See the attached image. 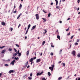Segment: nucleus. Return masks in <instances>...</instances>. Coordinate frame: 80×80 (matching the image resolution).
Wrapping results in <instances>:
<instances>
[{"label":"nucleus","instance_id":"obj_25","mask_svg":"<svg viewBox=\"0 0 80 80\" xmlns=\"http://www.w3.org/2000/svg\"><path fill=\"white\" fill-rule=\"evenodd\" d=\"M45 42L44 41H43V42L42 43V46H43L44 45V44L45 43Z\"/></svg>","mask_w":80,"mask_h":80},{"label":"nucleus","instance_id":"obj_62","mask_svg":"<svg viewBox=\"0 0 80 80\" xmlns=\"http://www.w3.org/2000/svg\"><path fill=\"white\" fill-rule=\"evenodd\" d=\"M79 10V8H78V9H77V11H78Z\"/></svg>","mask_w":80,"mask_h":80},{"label":"nucleus","instance_id":"obj_19","mask_svg":"<svg viewBox=\"0 0 80 80\" xmlns=\"http://www.w3.org/2000/svg\"><path fill=\"white\" fill-rule=\"evenodd\" d=\"M56 9H60V7H59V6H58L56 7Z\"/></svg>","mask_w":80,"mask_h":80},{"label":"nucleus","instance_id":"obj_53","mask_svg":"<svg viewBox=\"0 0 80 80\" xmlns=\"http://www.w3.org/2000/svg\"><path fill=\"white\" fill-rule=\"evenodd\" d=\"M61 62H62V61H60L59 62H58V63L60 64V63H61Z\"/></svg>","mask_w":80,"mask_h":80},{"label":"nucleus","instance_id":"obj_48","mask_svg":"<svg viewBox=\"0 0 80 80\" xmlns=\"http://www.w3.org/2000/svg\"><path fill=\"white\" fill-rule=\"evenodd\" d=\"M70 34V32H69V33L67 34V35L68 36H69Z\"/></svg>","mask_w":80,"mask_h":80},{"label":"nucleus","instance_id":"obj_35","mask_svg":"<svg viewBox=\"0 0 80 80\" xmlns=\"http://www.w3.org/2000/svg\"><path fill=\"white\" fill-rule=\"evenodd\" d=\"M17 10L16 9L15 11H14V12H13V13H17Z\"/></svg>","mask_w":80,"mask_h":80},{"label":"nucleus","instance_id":"obj_34","mask_svg":"<svg viewBox=\"0 0 80 80\" xmlns=\"http://www.w3.org/2000/svg\"><path fill=\"white\" fill-rule=\"evenodd\" d=\"M48 17H50L51 16V13H49L48 14Z\"/></svg>","mask_w":80,"mask_h":80},{"label":"nucleus","instance_id":"obj_36","mask_svg":"<svg viewBox=\"0 0 80 80\" xmlns=\"http://www.w3.org/2000/svg\"><path fill=\"white\" fill-rule=\"evenodd\" d=\"M12 50V48H9V51H11Z\"/></svg>","mask_w":80,"mask_h":80},{"label":"nucleus","instance_id":"obj_59","mask_svg":"<svg viewBox=\"0 0 80 80\" xmlns=\"http://www.w3.org/2000/svg\"><path fill=\"white\" fill-rule=\"evenodd\" d=\"M16 7L15 5L14 6V9H15L16 8Z\"/></svg>","mask_w":80,"mask_h":80},{"label":"nucleus","instance_id":"obj_20","mask_svg":"<svg viewBox=\"0 0 80 80\" xmlns=\"http://www.w3.org/2000/svg\"><path fill=\"white\" fill-rule=\"evenodd\" d=\"M48 75L49 76H50L51 75V74L50 72H48Z\"/></svg>","mask_w":80,"mask_h":80},{"label":"nucleus","instance_id":"obj_40","mask_svg":"<svg viewBox=\"0 0 80 80\" xmlns=\"http://www.w3.org/2000/svg\"><path fill=\"white\" fill-rule=\"evenodd\" d=\"M21 53H19L18 54V56L19 57L21 56Z\"/></svg>","mask_w":80,"mask_h":80},{"label":"nucleus","instance_id":"obj_60","mask_svg":"<svg viewBox=\"0 0 80 80\" xmlns=\"http://www.w3.org/2000/svg\"><path fill=\"white\" fill-rule=\"evenodd\" d=\"M53 4V2L51 3V5H52Z\"/></svg>","mask_w":80,"mask_h":80},{"label":"nucleus","instance_id":"obj_7","mask_svg":"<svg viewBox=\"0 0 80 80\" xmlns=\"http://www.w3.org/2000/svg\"><path fill=\"white\" fill-rule=\"evenodd\" d=\"M41 61V59L39 58L38 59H37L36 60V62L38 63V62H40Z\"/></svg>","mask_w":80,"mask_h":80},{"label":"nucleus","instance_id":"obj_55","mask_svg":"<svg viewBox=\"0 0 80 80\" xmlns=\"http://www.w3.org/2000/svg\"><path fill=\"white\" fill-rule=\"evenodd\" d=\"M17 53L18 54H19V50L18 51V52H17Z\"/></svg>","mask_w":80,"mask_h":80},{"label":"nucleus","instance_id":"obj_8","mask_svg":"<svg viewBox=\"0 0 80 80\" xmlns=\"http://www.w3.org/2000/svg\"><path fill=\"white\" fill-rule=\"evenodd\" d=\"M15 62V60H14L12 61V62H11V64H12V65H14V63Z\"/></svg>","mask_w":80,"mask_h":80},{"label":"nucleus","instance_id":"obj_3","mask_svg":"<svg viewBox=\"0 0 80 80\" xmlns=\"http://www.w3.org/2000/svg\"><path fill=\"white\" fill-rule=\"evenodd\" d=\"M71 54L73 55V56H76V52L74 51H73L71 53Z\"/></svg>","mask_w":80,"mask_h":80},{"label":"nucleus","instance_id":"obj_52","mask_svg":"<svg viewBox=\"0 0 80 80\" xmlns=\"http://www.w3.org/2000/svg\"><path fill=\"white\" fill-rule=\"evenodd\" d=\"M62 22L61 21H59V23L60 24H61L62 23Z\"/></svg>","mask_w":80,"mask_h":80},{"label":"nucleus","instance_id":"obj_11","mask_svg":"<svg viewBox=\"0 0 80 80\" xmlns=\"http://www.w3.org/2000/svg\"><path fill=\"white\" fill-rule=\"evenodd\" d=\"M22 13H20L19 15H18V16L17 17V19H18L19 18H20L21 15H22Z\"/></svg>","mask_w":80,"mask_h":80},{"label":"nucleus","instance_id":"obj_39","mask_svg":"<svg viewBox=\"0 0 80 80\" xmlns=\"http://www.w3.org/2000/svg\"><path fill=\"white\" fill-rule=\"evenodd\" d=\"M42 80H46L45 78H42Z\"/></svg>","mask_w":80,"mask_h":80},{"label":"nucleus","instance_id":"obj_46","mask_svg":"<svg viewBox=\"0 0 80 80\" xmlns=\"http://www.w3.org/2000/svg\"><path fill=\"white\" fill-rule=\"evenodd\" d=\"M8 64H5V66L8 67Z\"/></svg>","mask_w":80,"mask_h":80},{"label":"nucleus","instance_id":"obj_5","mask_svg":"<svg viewBox=\"0 0 80 80\" xmlns=\"http://www.w3.org/2000/svg\"><path fill=\"white\" fill-rule=\"evenodd\" d=\"M14 72L15 71H14V70H11L9 71V74L12 73Z\"/></svg>","mask_w":80,"mask_h":80},{"label":"nucleus","instance_id":"obj_1","mask_svg":"<svg viewBox=\"0 0 80 80\" xmlns=\"http://www.w3.org/2000/svg\"><path fill=\"white\" fill-rule=\"evenodd\" d=\"M51 67H49V69L52 72L54 68L55 67V65L54 64L52 65Z\"/></svg>","mask_w":80,"mask_h":80},{"label":"nucleus","instance_id":"obj_15","mask_svg":"<svg viewBox=\"0 0 80 80\" xmlns=\"http://www.w3.org/2000/svg\"><path fill=\"white\" fill-rule=\"evenodd\" d=\"M70 27H68L67 29H66V32H68L69 31V29H70Z\"/></svg>","mask_w":80,"mask_h":80},{"label":"nucleus","instance_id":"obj_4","mask_svg":"<svg viewBox=\"0 0 80 80\" xmlns=\"http://www.w3.org/2000/svg\"><path fill=\"white\" fill-rule=\"evenodd\" d=\"M35 16H36V18L37 20H38V19H39V16L38 14H36Z\"/></svg>","mask_w":80,"mask_h":80},{"label":"nucleus","instance_id":"obj_26","mask_svg":"<svg viewBox=\"0 0 80 80\" xmlns=\"http://www.w3.org/2000/svg\"><path fill=\"white\" fill-rule=\"evenodd\" d=\"M22 7V5L21 4H20V5L19 6L20 9H21V8Z\"/></svg>","mask_w":80,"mask_h":80},{"label":"nucleus","instance_id":"obj_33","mask_svg":"<svg viewBox=\"0 0 80 80\" xmlns=\"http://www.w3.org/2000/svg\"><path fill=\"white\" fill-rule=\"evenodd\" d=\"M14 59H15L16 60H17L18 59V58L17 57V58L16 57H15L14 58Z\"/></svg>","mask_w":80,"mask_h":80},{"label":"nucleus","instance_id":"obj_17","mask_svg":"<svg viewBox=\"0 0 80 80\" xmlns=\"http://www.w3.org/2000/svg\"><path fill=\"white\" fill-rule=\"evenodd\" d=\"M5 52H6V50L4 49L2 51V52H1V53H4Z\"/></svg>","mask_w":80,"mask_h":80},{"label":"nucleus","instance_id":"obj_54","mask_svg":"<svg viewBox=\"0 0 80 80\" xmlns=\"http://www.w3.org/2000/svg\"><path fill=\"white\" fill-rule=\"evenodd\" d=\"M51 47H52V48H54V46H53L52 45H51Z\"/></svg>","mask_w":80,"mask_h":80},{"label":"nucleus","instance_id":"obj_13","mask_svg":"<svg viewBox=\"0 0 80 80\" xmlns=\"http://www.w3.org/2000/svg\"><path fill=\"white\" fill-rule=\"evenodd\" d=\"M17 54L18 53L17 52L13 54V56L15 57V56L17 55Z\"/></svg>","mask_w":80,"mask_h":80},{"label":"nucleus","instance_id":"obj_30","mask_svg":"<svg viewBox=\"0 0 80 80\" xmlns=\"http://www.w3.org/2000/svg\"><path fill=\"white\" fill-rule=\"evenodd\" d=\"M56 32H57V34L58 35L59 34V32L58 30H57L56 31Z\"/></svg>","mask_w":80,"mask_h":80},{"label":"nucleus","instance_id":"obj_2","mask_svg":"<svg viewBox=\"0 0 80 80\" xmlns=\"http://www.w3.org/2000/svg\"><path fill=\"white\" fill-rule=\"evenodd\" d=\"M43 73V71L42 72L40 73L39 72H38L37 73L36 76L37 77H38L39 76L41 75Z\"/></svg>","mask_w":80,"mask_h":80},{"label":"nucleus","instance_id":"obj_42","mask_svg":"<svg viewBox=\"0 0 80 80\" xmlns=\"http://www.w3.org/2000/svg\"><path fill=\"white\" fill-rule=\"evenodd\" d=\"M50 55L51 56H53V52H51L50 53Z\"/></svg>","mask_w":80,"mask_h":80},{"label":"nucleus","instance_id":"obj_56","mask_svg":"<svg viewBox=\"0 0 80 80\" xmlns=\"http://www.w3.org/2000/svg\"><path fill=\"white\" fill-rule=\"evenodd\" d=\"M36 58V57H35L33 58V59L35 60Z\"/></svg>","mask_w":80,"mask_h":80},{"label":"nucleus","instance_id":"obj_12","mask_svg":"<svg viewBox=\"0 0 80 80\" xmlns=\"http://www.w3.org/2000/svg\"><path fill=\"white\" fill-rule=\"evenodd\" d=\"M31 26V25L30 24H29L28 27V29H30V28Z\"/></svg>","mask_w":80,"mask_h":80},{"label":"nucleus","instance_id":"obj_28","mask_svg":"<svg viewBox=\"0 0 80 80\" xmlns=\"http://www.w3.org/2000/svg\"><path fill=\"white\" fill-rule=\"evenodd\" d=\"M62 77H59L58 78V80H60L62 79Z\"/></svg>","mask_w":80,"mask_h":80},{"label":"nucleus","instance_id":"obj_24","mask_svg":"<svg viewBox=\"0 0 80 80\" xmlns=\"http://www.w3.org/2000/svg\"><path fill=\"white\" fill-rule=\"evenodd\" d=\"M28 79L29 80H31L32 79V78L30 77H28Z\"/></svg>","mask_w":80,"mask_h":80},{"label":"nucleus","instance_id":"obj_51","mask_svg":"<svg viewBox=\"0 0 80 80\" xmlns=\"http://www.w3.org/2000/svg\"><path fill=\"white\" fill-rule=\"evenodd\" d=\"M28 11H26L25 12V13H26V14H28Z\"/></svg>","mask_w":80,"mask_h":80},{"label":"nucleus","instance_id":"obj_29","mask_svg":"<svg viewBox=\"0 0 80 80\" xmlns=\"http://www.w3.org/2000/svg\"><path fill=\"white\" fill-rule=\"evenodd\" d=\"M62 49H61L59 51V54H61V53H62Z\"/></svg>","mask_w":80,"mask_h":80},{"label":"nucleus","instance_id":"obj_23","mask_svg":"<svg viewBox=\"0 0 80 80\" xmlns=\"http://www.w3.org/2000/svg\"><path fill=\"white\" fill-rule=\"evenodd\" d=\"M62 64L63 66V67H65L66 64L64 63H62Z\"/></svg>","mask_w":80,"mask_h":80},{"label":"nucleus","instance_id":"obj_45","mask_svg":"<svg viewBox=\"0 0 80 80\" xmlns=\"http://www.w3.org/2000/svg\"><path fill=\"white\" fill-rule=\"evenodd\" d=\"M14 50L15 52H17V50L15 48H14Z\"/></svg>","mask_w":80,"mask_h":80},{"label":"nucleus","instance_id":"obj_6","mask_svg":"<svg viewBox=\"0 0 80 80\" xmlns=\"http://www.w3.org/2000/svg\"><path fill=\"white\" fill-rule=\"evenodd\" d=\"M36 25L33 26L31 29V31H32L33 29H34L36 28Z\"/></svg>","mask_w":80,"mask_h":80},{"label":"nucleus","instance_id":"obj_21","mask_svg":"<svg viewBox=\"0 0 80 80\" xmlns=\"http://www.w3.org/2000/svg\"><path fill=\"white\" fill-rule=\"evenodd\" d=\"M28 29H27L26 30V31L25 33V35H26L28 33Z\"/></svg>","mask_w":80,"mask_h":80},{"label":"nucleus","instance_id":"obj_57","mask_svg":"<svg viewBox=\"0 0 80 80\" xmlns=\"http://www.w3.org/2000/svg\"><path fill=\"white\" fill-rule=\"evenodd\" d=\"M2 75V73H0V78H1V76Z\"/></svg>","mask_w":80,"mask_h":80},{"label":"nucleus","instance_id":"obj_27","mask_svg":"<svg viewBox=\"0 0 80 80\" xmlns=\"http://www.w3.org/2000/svg\"><path fill=\"white\" fill-rule=\"evenodd\" d=\"M77 57L78 58H80V53H79L77 55Z\"/></svg>","mask_w":80,"mask_h":80},{"label":"nucleus","instance_id":"obj_32","mask_svg":"<svg viewBox=\"0 0 80 80\" xmlns=\"http://www.w3.org/2000/svg\"><path fill=\"white\" fill-rule=\"evenodd\" d=\"M15 45H16V47H19V46L17 44H15Z\"/></svg>","mask_w":80,"mask_h":80},{"label":"nucleus","instance_id":"obj_37","mask_svg":"<svg viewBox=\"0 0 80 80\" xmlns=\"http://www.w3.org/2000/svg\"><path fill=\"white\" fill-rule=\"evenodd\" d=\"M74 37V36H72L71 38H70V39H72Z\"/></svg>","mask_w":80,"mask_h":80},{"label":"nucleus","instance_id":"obj_47","mask_svg":"<svg viewBox=\"0 0 80 80\" xmlns=\"http://www.w3.org/2000/svg\"><path fill=\"white\" fill-rule=\"evenodd\" d=\"M70 78V76H68V77L67 78H66V79H68Z\"/></svg>","mask_w":80,"mask_h":80},{"label":"nucleus","instance_id":"obj_61","mask_svg":"<svg viewBox=\"0 0 80 80\" xmlns=\"http://www.w3.org/2000/svg\"><path fill=\"white\" fill-rule=\"evenodd\" d=\"M25 39H27V36H25L24 38Z\"/></svg>","mask_w":80,"mask_h":80},{"label":"nucleus","instance_id":"obj_14","mask_svg":"<svg viewBox=\"0 0 80 80\" xmlns=\"http://www.w3.org/2000/svg\"><path fill=\"white\" fill-rule=\"evenodd\" d=\"M56 1V5H58V1L57 0H55Z\"/></svg>","mask_w":80,"mask_h":80},{"label":"nucleus","instance_id":"obj_38","mask_svg":"<svg viewBox=\"0 0 80 80\" xmlns=\"http://www.w3.org/2000/svg\"><path fill=\"white\" fill-rule=\"evenodd\" d=\"M78 45V43H77V42H75V45Z\"/></svg>","mask_w":80,"mask_h":80},{"label":"nucleus","instance_id":"obj_43","mask_svg":"<svg viewBox=\"0 0 80 80\" xmlns=\"http://www.w3.org/2000/svg\"><path fill=\"white\" fill-rule=\"evenodd\" d=\"M32 76V73H31L30 75V76L31 77Z\"/></svg>","mask_w":80,"mask_h":80},{"label":"nucleus","instance_id":"obj_64","mask_svg":"<svg viewBox=\"0 0 80 80\" xmlns=\"http://www.w3.org/2000/svg\"><path fill=\"white\" fill-rule=\"evenodd\" d=\"M78 80H80V78H79Z\"/></svg>","mask_w":80,"mask_h":80},{"label":"nucleus","instance_id":"obj_31","mask_svg":"<svg viewBox=\"0 0 80 80\" xmlns=\"http://www.w3.org/2000/svg\"><path fill=\"white\" fill-rule=\"evenodd\" d=\"M44 31H45V32L44 33V34H45L47 32V31L46 30V29H45L44 30Z\"/></svg>","mask_w":80,"mask_h":80},{"label":"nucleus","instance_id":"obj_9","mask_svg":"<svg viewBox=\"0 0 80 80\" xmlns=\"http://www.w3.org/2000/svg\"><path fill=\"white\" fill-rule=\"evenodd\" d=\"M34 59V58H31L29 60V62H32L33 60Z\"/></svg>","mask_w":80,"mask_h":80},{"label":"nucleus","instance_id":"obj_41","mask_svg":"<svg viewBox=\"0 0 80 80\" xmlns=\"http://www.w3.org/2000/svg\"><path fill=\"white\" fill-rule=\"evenodd\" d=\"M21 24H19V25H18V28H19V27L21 26Z\"/></svg>","mask_w":80,"mask_h":80},{"label":"nucleus","instance_id":"obj_58","mask_svg":"<svg viewBox=\"0 0 80 80\" xmlns=\"http://www.w3.org/2000/svg\"><path fill=\"white\" fill-rule=\"evenodd\" d=\"M71 19V18H68L67 19V20H70Z\"/></svg>","mask_w":80,"mask_h":80},{"label":"nucleus","instance_id":"obj_49","mask_svg":"<svg viewBox=\"0 0 80 80\" xmlns=\"http://www.w3.org/2000/svg\"><path fill=\"white\" fill-rule=\"evenodd\" d=\"M80 2V0H78L77 1V2H78V3H79V2Z\"/></svg>","mask_w":80,"mask_h":80},{"label":"nucleus","instance_id":"obj_16","mask_svg":"<svg viewBox=\"0 0 80 80\" xmlns=\"http://www.w3.org/2000/svg\"><path fill=\"white\" fill-rule=\"evenodd\" d=\"M57 38L59 40H60V37L59 35L57 36Z\"/></svg>","mask_w":80,"mask_h":80},{"label":"nucleus","instance_id":"obj_18","mask_svg":"<svg viewBox=\"0 0 80 80\" xmlns=\"http://www.w3.org/2000/svg\"><path fill=\"white\" fill-rule=\"evenodd\" d=\"M1 24L3 26H5V23L4 22H1Z\"/></svg>","mask_w":80,"mask_h":80},{"label":"nucleus","instance_id":"obj_50","mask_svg":"<svg viewBox=\"0 0 80 80\" xmlns=\"http://www.w3.org/2000/svg\"><path fill=\"white\" fill-rule=\"evenodd\" d=\"M12 30H13V28H11V31L12 32Z\"/></svg>","mask_w":80,"mask_h":80},{"label":"nucleus","instance_id":"obj_10","mask_svg":"<svg viewBox=\"0 0 80 80\" xmlns=\"http://www.w3.org/2000/svg\"><path fill=\"white\" fill-rule=\"evenodd\" d=\"M29 52V50H28L26 52V55L27 56H28Z\"/></svg>","mask_w":80,"mask_h":80},{"label":"nucleus","instance_id":"obj_44","mask_svg":"<svg viewBox=\"0 0 80 80\" xmlns=\"http://www.w3.org/2000/svg\"><path fill=\"white\" fill-rule=\"evenodd\" d=\"M80 41V40L79 39H77V42H78Z\"/></svg>","mask_w":80,"mask_h":80},{"label":"nucleus","instance_id":"obj_22","mask_svg":"<svg viewBox=\"0 0 80 80\" xmlns=\"http://www.w3.org/2000/svg\"><path fill=\"white\" fill-rule=\"evenodd\" d=\"M42 19L43 20H44V21H43V22H46V19L43 18H42Z\"/></svg>","mask_w":80,"mask_h":80},{"label":"nucleus","instance_id":"obj_63","mask_svg":"<svg viewBox=\"0 0 80 80\" xmlns=\"http://www.w3.org/2000/svg\"><path fill=\"white\" fill-rule=\"evenodd\" d=\"M78 15H80V12L78 13Z\"/></svg>","mask_w":80,"mask_h":80}]
</instances>
